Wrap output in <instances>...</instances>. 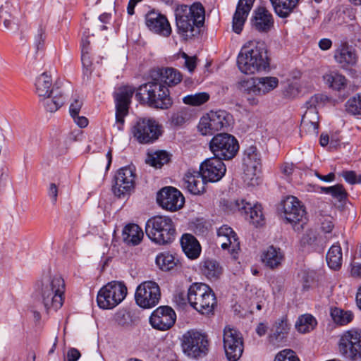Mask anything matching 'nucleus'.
Listing matches in <instances>:
<instances>
[{"label":"nucleus","mask_w":361,"mask_h":361,"mask_svg":"<svg viewBox=\"0 0 361 361\" xmlns=\"http://www.w3.org/2000/svg\"><path fill=\"white\" fill-rule=\"evenodd\" d=\"M319 123H313V121H301L300 132L301 136L309 135L316 137L318 134Z\"/></svg>","instance_id":"nucleus-51"},{"label":"nucleus","mask_w":361,"mask_h":361,"mask_svg":"<svg viewBox=\"0 0 361 361\" xmlns=\"http://www.w3.org/2000/svg\"><path fill=\"white\" fill-rule=\"evenodd\" d=\"M239 70L252 75L265 71L269 68V59L263 42L250 41L242 48L237 58Z\"/></svg>","instance_id":"nucleus-3"},{"label":"nucleus","mask_w":361,"mask_h":361,"mask_svg":"<svg viewBox=\"0 0 361 361\" xmlns=\"http://www.w3.org/2000/svg\"><path fill=\"white\" fill-rule=\"evenodd\" d=\"M160 298V288L154 281H144L136 288L135 300L136 304L142 308L150 309L155 307L158 305Z\"/></svg>","instance_id":"nucleus-13"},{"label":"nucleus","mask_w":361,"mask_h":361,"mask_svg":"<svg viewBox=\"0 0 361 361\" xmlns=\"http://www.w3.org/2000/svg\"><path fill=\"white\" fill-rule=\"evenodd\" d=\"M65 281L59 274H47L35 285V291L46 311H56L64 301Z\"/></svg>","instance_id":"nucleus-2"},{"label":"nucleus","mask_w":361,"mask_h":361,"mask_svg":"<svg viewBox=\"0 0 361 361\" xmlns=\"http://www.w3.org/2000/svg\"><path fill=\"white\" fill-rule=\"evenodd\" d=\"M36 92L39 97H46L49 94H53L55 90L52 88V80L50 75L43 73L37 77L35 82Z\"/></svg>","instance_id":"nucleus-39"},{"label":"nucleus","mask_w":361,"mask_h":361,"mask_svg":"<svg viewBox=\"0 0 361 361\" xmlns=\"http://www.w3.org/2000/svg\"><path fill=\"white\" fill-rule=\"evenodd\" d=\"M334 58L343 68L355 66L359 59L357 51L347 43H342L336 49Z\"/></svg>","instance_id":"nucleus-24"},{"label":"nucleus","mask_w":361,"mask_h":361,"mask_svg":"<svg viewBox=\"0 0 361 361\" xmlns=\"http://www.w3.org/2000/svg\"><path fill=\"white\" fill-rule=\"evenodd\" d=\"M193 116V111L188 107H183L173 113L171 123L176 126H180L189 121Z\"/></svg>","instance_id":"nucleus-43"},{"label":"nucleus","mask_w":361,"mask_h":361,"mask_svg":"<svg viewBox=\"0 0 361 361\" xmlns=\"http://www.w3.org/2000/svg\"><path fill=\"white\" fill-rule=\"evenodd\" d=\"M133 137L140 144H150L161 134V126L153 118H137L130 128Z\"/></svg>","instance_id":"nucleus-7"},{"label":"nucleus","mask_w":361,"mask_h":361,"mask_svg":"<svg viewBox=\"0 0 361 361\" xmlns=\"http://www.w3.org/2000/svg\"><path fill=\"white\" fill-rule=\"evenodd\" d=\"M136 97L157 109H166L172 104L168 88L154 77L152 81L140 86Z\"/></svg>","instance_id":"nucleus-4"},{"label":"nucleus","mask_w":361,"mask_h":361,"mask_svg":"<svg viewBox=\"0 0 361 361\" xmlns=\"http://www.w3.org/2000/svg\"><path fill=\"white\" fill-rule=\"evenodd\" d=\"M208 347L207 336L200 331L190 330L183 335V351L190 357L204 356L208 352Z\"/></svg>","instance_id":"nucleus-9"},{"label":"nucleus","mask_w":361,"mask_h":361,"mask_svg":"<svg viewBox=\"0 0 361 361\" xmlns=\"http://www.w3.org/2000/svg\"><path fill=\"white\" fill-rule=\"evenodd\" d=\"M245 202L244 200H224L221 202L222 209L227 212H240L243 214Z\"/></svg>","instance_id":"nucleus-49"},{"label":"nucleus","mask_w":361,"mask_h":361,"mask_svg":"<svg viewBox=\"0 0 361 361\" xmlns=\"http://www.w3.org/2000/svg\"><path fill=\"white\" fill-rule=\"evenodd\" d=\"M81 61L83 66L84 73L85 75H89L92 72V63L89 55L87 47L85 45V42H83V47L81 49Z\"/></svg>","instance_id":"nucleus-52"},{"label":"nucleus","mask_w":361,"mask_h":361,"mask_svg":"<svg viewBox=\"0 0 361 361\" xmlns=\"http://www.w3.org/2000/svg\"><path fill=\"white\" fill-rule=\"evenodd\" d=\"M319 47L323 50H329L332 46V41L328 38H323L319 42Z\"/></svg>","instance_id":"nucleus-62"},{"label":"nucleus","mask_w":361,"mask_h":361,"mask_svg":"<svg viewBox=\"0 0 361 361\" xmlns=\"http://www.w3.org/2000/svg\"><path fill=\"white\" fill-rule=\"evenodd\" d=\"M290 328L291 324L287 316L283 315L273 324L268 336L269 341L273 344L282 341L288 335Z\"/></svg>","instance_id":"nucleus-28"},{"label":"nucleus","mask_w":361,"mask_h":361,"mask_svg":"<svg viewBox=\"0 0 361 361\" xmlns=\"http://www.w3.org/2000/svg\"><path fill=\"white\" fill-rule=\"evenodd\" d=\"M300 0H269L275 13L280 18H286L293 12Z\"/></svg>","instance_id":"nucleus-35"},{"label":"nucleus","mask_w":361,"mask_h":361,"mask_svg":"<svg viewBox=\"0 0 361 361\" xmlns=\"http://www.w3.org/2000/svg\"><path fill=\"white\" fill-rule=\"evenodd\" d=\"M152 77L157 78L161 83L168 85H174L179 83L182 80V75L179 71L173 68H166L154 71Z\"/></svg>","instance_id":"nucleus-33"},{"label":"nucleus","mask_w":361,"mask_h":361,"mask_svg":"<svg viewBox=\"0 0 361 361\" xmlns=\"http://www.w3.org/2000/svg\"><path fill=\"white\" fill-rule=\"evenodd\" d=\"M180 245L185 255L191 259H197L201 252V246L198 240L191 234H183Z\"/></svg>","instance_id":"nucleus-32"},{"label":"nucleus","mask_w":361,"mask_h":361,"mask_svg":"<svg viewBox=\"0 0 361 361\" xmlns=\"http://www.w3.org/2000/svg\"><path fill=\"white\" fill-rule=\"evenodd\" d=\"M156 263L161 269L164 271L171 270L176 265L174 256L168 252L159 255L156 258Z\"/></svg>","instance_id":"nucleus-47"},{"label":"nucleus","mask_w":361,"mask_h":361,"mask_svg":"<svg viewBox=\"0 0 361 361\" xmlns=\"http://www.w3.org/2000/svg\"><path fill=\"white\" fill-rule=\"evenodd\" d=\"M278 84L279 80L275 77L251 78L240 80L237 87L247 94L261 96L275 89Z\"/></svg>","instance_id":"nucleus-12"},{"label":"nucleus","mask_w":361,"mask_h":361,"mask_svg":"<svg viewBox=\"0 0 361 361\" xmlns=\"http://www.w3.org/2000/svg\"><path fill=\"white\" fill-rule=\"evenodd\" d=\"M157 202L166 210L175 212L183 207L185 199L181 192L173 187H165L157 194Z\"/></svg>","instance_id":"nucleus-20"},{"label":"nucleus","mask_w":361,"mask_h":361,"mask_svg":"<svg viewBox=\"0 0 361 361\" xmlns=\"http://www.w3.org/2000/svg\"><path fill=\"white\" fill-rule=\"evenodd\" d=\"M80 357V353L76 348H71L67 353L68 361H77Z\"/></svg>","instance_id":"nucleus-59"},{"label":"nucleus","mask_w":361,"mask_h":361,"mask_svg":"<svg viewBox=\"0 0 361 361\" xmlns=\"http://www.w3.org/2000/svg\"><path fill=\"white\" fill-rule=\"evenodd\" d=\"M267 329V325L265 323L261 322L257 325L256 332L259 336H262L266 334Z\"/></svg>","instance_id":"nucleus-63"},{"label":"nucleus","mask_w":361,"mask_h":361,"mask_svg":"<svg viewBox=\"0 0 361 361\" xmlns=\"http://www.w3.org/2000/svg\"><path fill=\"white\" fill-rule=\"evenodd\" d=\"M188 300L191 307L202 314L212 312L216 304L212 290L202 283L190 285L188 290Z\"/></svg>","instance_id":"nucleus-6"},{"label":"nucleus","mask_w":361,"mask_h":361,"mask_svg":"<svg viewBox=\"0 0 361 361\" xmlns=\"http://www.w3.org/2000/svg\"><path fill=\"white\" fill-rule=\"evenodd\" d=\"M339 350L352 360L361 357V331L355 329L345 331L339 341Z\"/></svg>","instance_id":"nucleus-16"},{"label":"nucleus","mask_w":361,"mask_h":361,"mask_svg":"<svg viewBox=\"0 0 361 361\" xmlns=\"http://www.w3.org/2000/svg\"><path fill=\"white\" fill-rule=\"evenodd\" d=\"M334 227V224H333L331 216H326L321 220V228L324 233H329Z\"/></svg>","instance_id":"nucleus-55"},{"label":"nucleus","mask_w":361,"mask_h":361,"mask_svg":"<svg viewBox=\"0 0 361 361\" xmlns=\"http://www.w3.org/2000/svg\"><path fill=\"white\" fill-rule=\"evenodd\" d=\"M200 171L207 181L217 182L225 175L226 169L222 159L214 157L207 159L200 164Z\"/></svg>","instance_id":"nucleus-22"},{"label":"nucleus","mask_w":361,"mask_h":361,"mask_svg":"<svg viewBox=\"0 0 361 361\" xmlns=\"http://www.w3.org/2000/svg\"><path fill=\"white\" fill-rule=\"evenodd\" d=\"M135 92V89L130 86L121 87L115 94L116 102V122L114 127L118 130L123 129L125 117L128 114L130 99Z\"/></svg>","instance_id":"nucleus-19"},{"label":"nucleus","mask_w":361,"mask_h":361,"mask_svg":"<svg viewBox=\"0 0 361 361\" xmlns=\"http://www.w3.org/2000/svg\"><path fill=\"white\" fill-rule=\"evenodd\" d=\"M342 250L338 244L333 245L326 254V262L331 269H340L343 261Z\"/></svg>","instance_id":"nucleus-41"},{"label":"nucleus","mask_w":361,"mask_h":361,"mask_svg":"<svg viewBox=\"0 0 361 361\" xmlns=\"http://www.w3.org/2000/svg\"><path fill=\"white\" fill-rule=\"evenodd\" d=\"M351 274L353 276L361 277V263L353 265Z\"/></svg>","instance_id":"nucleus-64"},{"label":"nucleus","mask_w":361,"mask_h":361,"mask_svg":"<svg viewBox=\"0 0 361 361\" xmlns=\"http://www.w3.org/2000/svg\"><path fill=\"white\" fill-rule=\"evenodd\" d=\"M317 324L315 319L311 314H304L298 318L295 323V328L301 333H307Z\"/></svg>","instance_id":"nucleus-44"},{"label":"nucleus","mask_w":361,"mask_h":361,"mask_svg":"<svg viewBox=\"0 0 361 361\" xmlns=\"http://www.w3.org/2000/svg\"><path fill=\"white\" fill-rule=\"evenodd\" d=\"M183 58L185 59V66L190 72H192L196 68L197 58L195 56H189L185 53H183Z\"/></svg>","instance_id":"nucleus-56"},{"label":"nucleus","mask_w":361,"mask_h":361,"mask_svg":"<svg viewBox=\"0 0 361 361\" xmlns=\"http://www.w3.org/2000/svg\"><path fill=\"white\" fill-rule=\"evenodd\" d=\"M255 0H239L233 17V30L240 34Z\"/></svg>","instance_id":"nucleus-27"},{"label":"nucleus","mask_w":361,"mask_h":361,"mask_svg":"<svg viewBox=\"0 0 361 361\" xmlns=\"http://www.w3.org/2000/svg\"><path fill=\"white\" fill-rule=\"evenodd\" d=\"M231 120V116L224 110L211 111L201 118L198 129L203 135H212L228 126Z\"/></svg>","instance_id":"nucleus-11"},{"label":"nucleus","mask_w":361,"mask_h":361,"mask_svg":"<svg viewBox=\"0 0 361 361\" xmlns=\"http://www.w3.org/2000/svg\"><path fill=\"white\" fill-rule=\"evenodd\" d=\"M145 24L152 32L164 37H169L172 32L167 18L158 12L152 11L145 16Z\"/></svg>","instance_id":"nucleus-23"},{"label":"nucleus","mask_w":361,"mask_h":361,"mask_svg":"<svg viewBox=\"0 0 361 361\" xmlns=\"http://www.w3.org/2000/svg\"><path fill=\"white\" fill-rule=\"evenodd\" d=\"M176 314L174 310L169 306H160L151 314L149 322L154 329L166 331L175 324Z\"/></svg>","instance_id":"nucleus-21"},{"label":"nucleus","mask_w":361,"mask_h":361,"mask_svg":"<svg viewBox=\"0 0 361 361\" xmlns=\"http://www.w3.org/2000/svg\"><path fill=\"white\" fill-rule=\"evenodd\" d=\"M331 316L334 322L339 325H346L353 319V314L351 311H344L339 308L332 309Z\"/></svg>","instance_id":"nucleus-45"},{"label":"nucleus","mask_w":361,"mask_h":361,"mask_svg":"<svg viewBox=\"0 0 361 361\" xmlns=\"http://www.w3.org/2000/svg\"><path fill=\"white\" fill-rule=\"evenodd\" d=\"M210 96L207 92H197L185 96L183 98L184 104L190 106H200L209 101Z\"/></svg>","instance_id":"nucleus-46"},{"label":"nucleus","mask_w":361,"mask_h":361,"mask_svg":"<svg viewBox=\"0 0 361 361\" xmlns=\"http://www.w3.org/2000/svg\"><path fill=\"white\" fill-rule=\"evenodd\" d=\"M242 214H245V218L256 226H261L264 223V216L260 204H252L250 202H245V209H243Z\"/></svg>","instance_id":"nucleus-37"},{"label":"nucleus","mask_w":361,"mask_h":361,"mask_svg":"<svg viewBox=\"0 0 361 361\" xmlns=\"http://www.w3.org/2000/svg\"><path fill=\"white\" fill-rule=\"evenodd\" d=\"M200 270L202 275L209 280L218 279L222 274V267L214 259H207L200 263Z\"/></svg>","instance_id":"nucleus-36"},{"label":"nucleus","mask_w":361,"mask_h":361,"mask_svg":"<svg viewBox=\"0 0 361 361\" xmlns=\"http://www.w3.org/2000/svg\"><path fill=\"white\" fill-rule=\"evenodd\" d=\"M127 295L124 283L111 281L104 286L98 292L97 302L99 308L111 310L121 303Z\"/></svg>","instance_id":"nucleus-8"},{"label":"nucleus","mask_w":361,"mask_h":361,"mask_svg":"<svg viewBox=\"0 0 361 361\" xmlns=\"http://www.w3.org/2000/svg\"><path fill=\"white\" fill-rule=\"evenodd\" d=\"M345 111L353 116H361V94L348 99L345 104Z\"/></svg>","instance_id":"nucleus-48"},{"label":"nucleus","mask_w":361,"mask_h":361,"mask_svg":"<svg viewBox=\"0 0 361 361\" xmlns=\"http://www.w3.org/2000/svg\"><path fill=\"white\" fill-rule=\"evenodd\" d=\"M326 99V97L325 96L319 94L311 97L305 103L307 110L303 114L302 119L305 120V121L319 123V118L317 108L322 106Z\"/></svg>","instance_id":"nucleus-31"},{"label":"nucleus","mask_w":361,"mask_h":361,"mask_svg":"<svg viewBox=\"0 0 361 361\" xmlns=\"http://www.w3.org/2000/svg\"><path fill=\"white\" fill-rule=\"evenodd\" d=\"M217 236L221 248L228 249L235 258V255L240 250V242L233 230L231 227L224 225L218 229Z\"/></svg>","instance_id":"nucleus-25"},{"label":"nucleus","mask_w":361,"mask_h":361,"mask_svg":"<svg viewBox=\"0 0 361 361\" xmlns=\"http://www.w3.org/2000/svg\"><path fill=\"white\" fill-rule=\"evenodd\" d=\"M205 181L200 171H188L183 178L184 187L192 195H200L204 191Z\"/></svg>","instance_id":"nucleus-30"},{"label":"nucleus","mask_w":361,"mask_h":361,"mask_svg":"<svg viewBox=\"0 0 361 361\" xmlns=\"http://www.w3.org/2000/svg\"><path fill=\"white\" fill-rule=\"evenodd\" d=\"M224 348L228 360L236 361L243 352V342L241 334L235 329L226 326L223 336Z\"/></svg>","instance_id":"nucleus-18"},{"label":"nucleus","mask_w":361,"mask_h":361,"mask_svg":"<svg viewBox=\"0 0 361 361\" xmlns=\"http://www.w3.org/2000/svg\"><path fill=\"white\" fill-rule=\"evenodd\" d=\"M285 259V253L280 247L274 245L269 246L261 255L262 264L270 269L281 267Z\"/></svg>","instance_id":"nucleus-29"},{"label":"nucleus","mask_w":361,"mask_h":361,"mask_svg":"<svg viewBox=\"0 0 361 361\" xmlns=\"http://www.w3.org/2000/svg\"><path fill=\"white\" fill-rule=\"evenodd\" d=\"M41 98L44 107L49 112L56 111L63 104L65 101L61 92L58 90H55L53 94H49V96Z\"/></svg>","instance_id":"nucleus-38"},{"label":"nucleus","mask_w":361,"mask_h":361,"mask_svg":"<svg viewBox=\"0 0 361 361\" xmlns=\"http://www.w3.org/2000/svg\"><path fill=\"white\" fill-rule=\"evenodd\" d=\"M177 31L185 39H191L200 32L205 20V9L200 2L190 6L178 5L175 9Z\"/></svg>","instance_id":"nucleus-1"},{"label":"nucleus","mask_w":361,"mask_h":361,"mask_svg":"<svg viewBox=\"0 0 361 361\" xmlns=\"http://www.w3.org/2000/svg\"><path fill=\"white\" fill-rule=\"evenodd\" d=\"M209 148L214 157L228 160L233 159L239 149L237 140L228 133L216 135L209 142Z\"/></svg>","instance_id":"nucleus-10"},{"label":"nucleus","mask_w":361,"mask_h":361,"mask_svg":"<svg viewBox=\"0 0 361 361\" xmlns=\"http://www.w3.org/2000/svg\"><path fill=\"white\" fill-rule=\"evenodd\" d=\"M343 177L350 184L361 183V176H357L353 171H343Z\"/></svg>","instance_id":"nucleus-54"},{"label":"nucleus","mask_w":361,"mask_h":361,"mask_svg":"<svg viewBox=\"0 0 361 361\" xmlns=\"http://www.w3.org/2000/svg\"><path fill=\"white\" fill-rule=\"evenodd\" d=\"M143 235L144 233L141 228L135 224L126 225L122 232L123 240L128 245H138L141 242Z\"/></svg>","instance_id":"nucleus-34"},{"label":"nucleus","mask_w":361,"mask_h":361,"mask_svg":"<svg viewBox=\"0 0 361 361\" xmlns=\"http://www.w3.org/2000/svg\"><path fill=\"white\" fill-rule=\"evenodd\" d=\"M74 122L80 127L85 128L88 124V120L85 116H79L78 114L75 116H71Z\"/></svg>","instance_id":"nucleus-61"},{"label":"nucleus","mask_w":361,"mask_h":361,"mask_svg":"<svg viewBox=\"0 0 361 361\" xmlns=\"http://www.w3.org/2000/svg\"><path fill=\"white\" fill-rule=\"evenodd\" d=\"M323 79L330 88L338 91L344 89L347 85L345 77L335 71L326 73L324 75Z\"/></svg>","instance_id":"nucleus-40"},{"label":"nucleus","mask_w":361,"mask_h":361,"mask_svg":"<svg viewBox=\"0 0 361 361\" xmlns=\"http://www.w3.org/2000/svg\"><path fill=\"white\" fill-rule=\"evenodd\" d=\"M82 105V100L79 99H75L73 102L71 103L69 107V111L71 116H75L79 114L80 109Z\"/></svg>","instance_id":"nucleus-57"},{"label":"nucleus","mask_w":361,"mask_h":361,"mask_svg":"<svg viewBox=\"0 0 361 361\" xmlns=\"http://www.w3.org/2000/svg\"><path fill=\"white\" fill-rule=\"evenodd\" d=\"M326 194H330L334 198L339 202L346 199L347 192L345 190L343 186L341 184H337L331 187H324L322 188Z\"/></svg>","instance_id":"nucleus-50"},{"label":"nucleus","mask_w":361,"mask_h":361,"mask_svg":"<svg viewBox=\"0 0 361 361\" xmlns=\"http://www.w3.org/2000/svg\"><path fill=\"white\" fill-rule=\"evenodd\" d=\"M134 166H125L120 169L115 175V185L113 192L118 198H125L134 189L136 174Z\"/></svg>","instance_id":"nucleus-17"},{"label":"nucleus","mask_w":361,"mask_h":361,"mask_svg":"<svg viewBox=\"0 0 361 361\" xmlns=\"http://www.w3.org/2000/svg\"><path fill=\"white\" fill-rule=\"evenodd\" d=\"M244 181L251 186L259 184L258 173L260 171L261 159L256 147H247L244 153Z\"/></svg>","instance_id":"nucleus-15"},{"label":"nucleus","mask_w":361,"mask_h":361,"mask_svg":"<svg viewBox=\"0 0 361 361\" xmlns=\"http://www.w3.org/2000/svg\"><path fill=\"white\" fill-rule=\"evenodd\" d=\"M252 27L259 32H268L274 27L272 14L264 7H259L254 11Z\"/></svg>","instance_id":"nucleus-26"},{"label":"nucleus","mask_w":361,"mask_h":361,"mask_svg":"<svg viewBox=\"0 0 361 361\" xmlns=\"http://www.w3.org/2000/svg\"><path fill=\"white\" fill-rule=\"evenodd\" d=\"M48 195L51 197L53 204H55L58 197V188L55 183H51L49 185Z\"/></svg>","instance_id":"nucleus-58"},{"label":"nucleus","mask_w":361,"mask_h":361,"mask_svg":"<svg viewBox=\"0 0 361 361\" xmlns=\"http://www.w3.org/2000/svg\"><path fill=\"white\" fill-rule=\"evenodd\" d=\"M284 218L295 231H300L307 223L306 212L295 197H289L283 202Z\"/></svg>","instance_id":"nucleus-14"},{"label":"nucleus","mask_w":361,"mask_h":361,"mask_svg":"<svg viewBox=\"0 0 361 361\" xmlns=\"http://www.w3.org/2000/svg\"><path fill=\"white\" fill-rule=\"evenodd\" d=\"M145 232L149 239L159 245L171 243L176 233L173 221L167 216H155L148 219Z\"/></svg>","instance_id":"nucleus-5"},{"label":"nucleus","mask_w":361,"mask_h":361,"mask_svg":"<svg viewBox=\"0 0 361 361\" xmlns=\"http://www.w3.org/2000/svg\"><path fill=\"white\" fill-rule=\"evenodd\" d=\"M169 159V154L166 151H157L148 153L146 163L158 169L167 164Z\"/></svg>","instance_id":"nucleus-42"},{"label":"nucleus","mask_w":361,"mask_h":361,"mask_svg":"<svg viewBox=\"0 0 361 361\" xmlns=\"http://www.w3.org/2000/svg\"><path fill=\"white\" fill-rule=\"evenodd\" d=\"M316 239L314 232L312 230L307 231L302 238L304 244H311Z\"/></svg>","instance_id":"nucleus-60"},{"label":"nucleus","mask_w":361,"mask_h":361,"mask_svg":"<svg viewBox=\"0 0 361 361\" xmlns=\"http://www.w3.org/2000/svg\"><path fill=\"white\" fill-rule=\"evenodd\" d=\"M274 361H300L295 353L290 349H284L276 355Z\"/></svg>","instance_id":"nucleus-53"}]
</instances>
